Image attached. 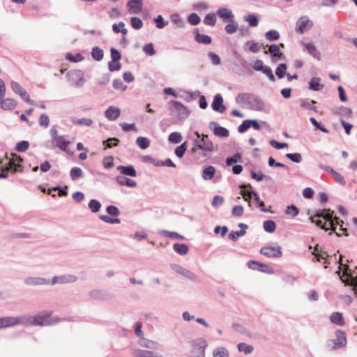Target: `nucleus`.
I'll return each mask as SVG.
<instances>
[{
    "label": "nucleus",
    "mask_w": 357,
    "mask_h": 357,
    "mask_svg": "<svg viewBox=\"0 0 357 357\" xmlns=\"http://www.w3.org/2000/svg\"><path fill=\"white\" fill-rule=\"evenodd\" d=\"M12 158H6L0 160V178H7L8 172L10 171L13 173L22 171V167L20 163L23 161V159L14 153L12 154Z\"/></svg>",
    "instance_id": "nucleus-1"
},
{
    "label": "nucleus",
    "mask_w": 357,
    "mask_h": 357,
    "mask_svg": "<svg viewBox=\"0 0 357 357\" xmlns=\"http://www.w3.org/2000/svg\"><path fill=\"white\" fill-rule=\"evenodd\" d=\"M333 211L330 210H320L315 214V217H322L326 221L328 222V225L331 227V230L335 231L337 225H339L338 218L335 217L333 219Z\"/></svg>",
    "instance_id": "nucleus-2"
},
{
    "label": "nucleus",
    "mask_w": 357,
    "mask_h": 357,
    "mask_svg": "<svg viewBox=\"0 0 357 357\" xmlns=\"http://www.w3.org/2000/svg\"><path fill=\"white\" fill-rule=\"evenodd\" d=\"M51 134L54 144L61 150L66 151L70 143V141L65 139L63 136L59 135L57 130L55 128L51 130Z\"/></svg>",
    "instance_id": "nucleus-3"
},
{
    "label": "nucleus",
    "mask_w": 357,
    "mask_h": 357,
    "mask_svg": "<svg viewBox=\"0 0 357 357\" xmlns=\"http://www.w3.org/2000/svg\"><path fill=\"white\" fill-rule=\"evenodd\" d=\"M336 339L335 340H330L328 342V347L331 349H336L341 348L346 345L347 337L345 333L342 331H337L335 333Z\"/></svg>",
    "instance_id": "nucleus-4"
},
{
    "label": "nucleus",
    "mask_w": 357,
    "mask_h": 357,
    "mask_svg": "<svg viewBox=\"0 0 357 357\" xmlns=\"http://www.w3.org/2000/svg\"><path fill=\"white\" fill-rule=\"evenodd\" d=\"M11 88L13 91L18 94L24 100L28 103H33V100L30 98V96L27 91L18 83L16 82H11L10 83Z\"/></svg>",
    "instance_id": "nucleus-5"
},
{
    "label": "nucleus",
    "mask_w": 357,
    "mask_h": 357,
    "mask_svg": "<svg viewBox=\"0 0 357 357\" xmlns=\"http://www.w3.org/2000/svg\"><path fill=\"white\" fill-rule=\"evenodd\" d=\"M197 149L212 152L214 150V146L213 142L208 139L207 135H202L201 143L198 144L197 147L192 148V151L195 152Z\"/></svg>",
    "instance_id": "nucleus-6"
},
{
    "label": "nucleus",
    "mask_w": 357,
    "mask_h": 357,
    "mask_svg": "<svg viewBox=\"0 0 357 357\" xmlns=\"http://www.w3.org/2000/svg\"><path fill=\"white\" fill-rule=\"evenodd\" d=\"M312 22L306 17H301L296 22V31L302 34L312 26Z\"/></svg>",
    "instance_id": "nucleus-7"
},
{
    "label": "nucleus",
    "mask_w": 357,
    "mask_h": 357,
    "mask_svg": "<svg viewBox=\"0 0 357 357\" xmlns=\"http://www.w3.org/2000/svg\"><path fill=\"white\" fill-rule=\"evenodd\" d=\"M260 253L268 257H280L282 256L280 247L266 246L260 250Z\"/></svg>",
    "instance_id": "nucleus-8"
},
{
    "label": "nucleus",
    "mask_w": 357,
    "mask_h": 357,
    "mask_svg": "<svg viewBox=\"0 0 357 357\" xmlns=\"http://www.w3.org/2000/svg\"><path fill=\"white\" fill-rule=\"evenodd\" d=\"M126 6L130 14H138L142 10L143 2L142 0H130Z\"/></svg>",
    "instance_id": "nucleus-9"
},
{
    "label": "nucleus",
    "mask_w": 357,
    "mask_h": 357,
    "mask_svg": "<svg viewBox=\"0 0 357 357\" xmlns=\"http://www.w3.org/2000/svg\"><path fill=\"white\" fill-rule=\"evenodd\" d=\"M70 79L73 82L76 86H81L84 82L83 73L81 70H75L68 74Z\"/></svg>",
    "instance_id": "nucleus-10"
},
{
    "label": "nucleus",
    "mask_w": 357,
    "mask_h": 357,
    "mask_svg": "<svg viewBox=\"0 0 357 357\" xmlns=\"http://www.w3.org/2000/svg\"><path fill=\"white\" fill-rule=\"evenodd\" d=\"M211 107L213 110L221 113L225 111L226 107L223 105V98L220 94H216L215 96Z\"/></svg>",
    "instance_id": "nucleus-11"
},
{
    "label": "nucleus",
    "mask_w": 357,
    "mask_h": 357,
    "mask_svg": "<svg viewBox=\"0 0 357 357\" xmlns=\"http://www.w3.org/2000/svg\"><path fill=\"white\" fill-rule=\"evenodd\" d=\"M120 114V109L113 106L109 107L108 109L105 112V117L109 121L116 120L119 117Z\"/></svg>",
    "instance_id": "nucleus-12"
},
{
    "label": "nucleus",
    "mask_w": 357,
    "mask_h": 357,
    "mask_svg": "<svg viewBox=\"0 0 357 357\" xmlns=\"http://www.w3.org/2000/svg\"><path fill=\"white\" fill-rule=\"evenodd\" d=\"M17 105V101L13 98H5L1 99V107L4 110H12L15 109Z\"/></svg>",
    "instance_id": "nucleus-13"
},
{
    "label": "nucleus",
    "mask_w": 357,
    "mask_h": 357,
    "mask_svg": "<svg viewBox=\"0 0 357 357\" xmlns=\"http://www.w3.org/2000/svg\"><path fill=\"white\" fill-rule=\"evenodd\" d=\"M20 323L17 317H8L0 318V328L13 326Z\"/></svg>",
    "instance_id": "nucleus-14"
},
{
    "label": "nucleus",
    "mask_w": 357,
    "mask_h": 357,
    "mask_svg": "<svg viewBox=\"0 0 357 357\" xmlns=\"http://www.w3.org/2000/svg\"><path fill=\"white\" fill-rule=\"evenodd\" d=\"M206 347H207V342L205 340H204V339L197 340L193 344V351L204 356Z\"/></svg>",
    "instance_id": "nucleus-15"
},
{
    "label": "nucleus",
    "mask_w": 357,
    "mask_h": 357,
    "mask_svg": "<svg viewBox=\"0 0 357 357\" xmlns=\"http://www.w3.org/2000/svg\"><path fill=\"white\" fill-rule=\"evenodd\" d=\"M172 105L173 107V109L178 113L180 117L185 118L188 116V109L183 105L177 101H172Z\"/></svg>",
    "instance_id": "nucleus-16"
},
{
    "label": "nucleus",
    "mask_w": 357,
    "mask_h": 357,
    "mask_svg": "<svg viewBox=\"0 0 357 357\" xmlns=\"http://www.w3.org/2000/svg\"><path fill=\"white\" fill-rule=\"evenodd\" d=\"M51 314L46 313L45 314H40L38 316H36L33 320L32 324L35 325H47L50 324V317Z\"/></svg>",
    "instance_id": "nucleus-17"
},
{
    "label": "nucleus",
    "mask_w": 357,
    "mask_h": 357,
    "mask_svg": "<svg viewBox=\"0 0 357 357\" xmlns=\"http://www.w3.org/2000/svg\"><path fill=\"white\" fill-rule=\"evenodd\" d=\"M117 169L124 175L130 176L132 177H135L137 176V172L135 168L132 166H123L120 165L117 167Z\"/></svg>",
    "instance_id": "nucleus-18"
},
{
    "label": "nucleus",
    "mask_w": 357,
    "mask_h": 357,
    "mask_svg": "<svg viewBox=\"0 0 357 357\" xmlns=\"http://www.w3.org/2000/svg\"><path fill=\"white\" fill-rule=\"evenodd\" d=\"M133 356L135 357H159L156 353L144 349H135L133 351Z\"/></svg>",
    "instance_id": "nucleus-19"
},
{
    "label": "nucleus",
    "mask_w": 357,
    "mask_h": 357,
    "mask_svg": "<svg viewBox=\"0 0 357 357\" xmlns=\"http://www.w3.org/2000/svg\"><path fill=\"white\" fill-rule=\"evenodd\" d=\"M116 181L121 185H127L128 187H135L137 185V183L135 181L122 176H116Z\"/></svg>",
    "instance_id": "nucleus-20"
},
{
    "label": "nucleus",
    "mask_w": 357,
    "mask_h": 357,
    "mask_svg": "<svg viewBox=\"0 0 357 357\" xmlns=\"http://www.w3.org/2000/svg\"><path fill=\"white\" fill-rule=\"evenodd\" d=\"M175 271L185 278H190V279H195V275L194 273H191L190 271L185 269V268L176 265L174 267Z\"/></svg>",
    "instance_id": "nucleus-21"
},
{
    "label": "nucleus",
    "mask_w": 357,
    "mask_h": 357,
    "mask_svg": "<svg viewBox=\"0 0 357 357\" xmlns=\"http://www.w3.org/2000/svg\"><path fill=\"white\" fill-rule=\"evenodd\" d=\"M324 169L329 172H331L334 178V179L336 181L337 183L339 184L344 185H345V179L343 176H342L338 172H335L334 169L328 167H325Z\"/></svg>",
    "instance_id": "nucleus-22"
},
{
    "label": "nucleus",
    "mask_w": 357,
    "mask_h": 357,
    "mask_svg": "<svg viewBox=\"0 0 357 357\" xmlns=\"http://www.w3.org/2000/svg\"><path fill=\"white\" fill-rule=\"evenodd\" d=\"M330 320L332 323L337 324V325L343 326L344 324V321L342 314L340 312H333L331 315Z\"/></svg>",
    "instance_id": "nucleus-23"
},
{
    "label": "nucleus",
    "mask_w": 357,
    "mask_h": 357,
    "mask_svg": "<svg viewBox=\"0 0 357 357\" xmlns=\"http://www.w3.org/2000/svg\"><path fill=\"white\" fill-rule=\"evenodd\" d=\"M217 15L223 20H229L233 17L231 10L226 8H219Z\"/></svg>",
    "instance_id": "nucleus-24"
},
{
    "label": "nucleus",
    "mask_w": 357,
    "mask_h": 357,
    "mask_svg": "<svg viewBox=\"0 0 357 357\" xmlns=\"http://www.w3.org/2000/svg\"><path fill=\"white\" fill-rule=\"evenodd\" d=\"M195 40L202 44L208 45L211 43V38L210 36L199 33L198 29H196Z\"/></svg>",
    "instance_id": "nucleus-25"
},
{
    "label": "nucleus",
    "mask_w": 357,
    "mask_h": 357,
    "mask_svg": "<svg viewBox=\"0 0 357 357\" xmlns=\"http://www.w3.org/2000/svg\"><path fill=\"white\" fill-rule=\"evenodd\" d=\"M215 126L213 128V133L219 137H227L229 136V131L224 127L218 126L217 123H213Z\"/></svg>",
    "instance_id": "nucleus-26"
},
{
    "label": "nucleus",
    "mask_w": 357,
    "mask_h": 357,
    "mask_svg": "<svg viewBox=\"0 0 357 357\" xmlns=\"http://www.w3.org/2000/svg\"><path fill=\"white\" fill-rule=\"evenodd\" d=\"M309 85V88L313 91H320L324 87V85L320 84V78L319 77H312Z\"/></svg>",
    "instance_id": "nucleus-27"
},
{
    "label": "nucleus",
    "mask_w": 357,
    "mask_h": 357,
    "mask_svg": "<svg viewBox=\"0 0 357 357\" xmlns=\"http://www.w3.org/2000/svg\"><path fill=\"white\" fill-rule=\"evenodd\" d=\"M264 53H270L273 57H281L282 56V53L280 51V47L277 45L269 46L268 50H266Z\"/></svg>",
    "instance_id": "nucleus-28"
},
{
    "label": "nucleus",
    "mask_w": 357,
    "mask_h": 357,
    "mask_svg": "<svg viewBox=\"0 0 357 357\" xmlns=\"http://www.w3.org/2000/svg\"><path fill=\"white\" fill-rule=\"evenodd\" d=\"M215 173V169L213 166H208L203 171L202 177L204 180L211 179Z\"/></svg>",
    "instance_id": "nucleus-29"
},
{
    "label": "nucleus",
    "mask_w": 357,
    "mask_h": 357,
    "mask_svg": "<svg viewBox=\"0 0 357 357\" xmlns=\"http://www.w3.org/2000/svg\"><path fill=\"white\" fill-rule=\"evenodd\" d=\"M72 122L77 126H91L93 124V120L87 118L73 119Z\"/></svg>",
    "instance_id": "nucleus-30"
},
{
    "label": "nucleus",
    "mask_w": 357,
    "mask_h": 357,
    "mask_svg": "<svg viewBox=\"0 0 357 357\" xmlns=\"http://www.w3.org/2000/svg\"><path fill=\"white\" fill-rule=\"evenodd\" d=\"M246 187L247 186L245 184H243V185H240V188L243 189L241 191V194L243 196L244 200L246 201V202H248L249 205H250V200L252 197L253 193H255V192H252V191H250V190H245Z\"/></svg>",
    "instance_id": "nucleus-31"
},
{
    "label": "nucleus",
    "mask_w": 357,
    "mask_h": 357,
    "mask_svg": "<svg viewBox=\"0 0 357 357\" xmlns=\"http://www.w3.org/2000/svg\"><path fill=\"white\" fill-rule=\"evenodd\" d=\"M305 50L311 54L314 58L319 59V52L316 47L312 43H306L304 45Z\"/></svg>",
    "instance_id": "nucleus-32"
},
{
    "label": "nucleus",
    "mask_w": 357,
    "mask_h": 357,
    "mask_svg": "<svg viewBox=\"0 0 357 357\" xmlns=\"http://www.w3.org/2000/svg\"><path fill=\"white\" fill-rule=\"evenodd\" d=\"M204 23L206 25L214 26L216 23V16L213 13H208L204 19Z\"/></svg>",
    "instance_id": "nucleus-33"
},
{
    "label": "nucleus",
    "mask_w": 357,
    "mask_h": 357,
    "mask_svg": "<svg viewBox=\"0 0 357 357\" xmlns=\"http://www.w3.org/2000/svg\"><path fill=\"white\" fill-rule=\"evenodd\" d=\"M173 248L175 252L180 255H185L188 252V247L185 244L175 243Z\"/></svg>",
    "instance_id": "nucleus-34"
},
{
    "label": "nucleus",
    "mask_w": 357,
    "mask_h": 357,
    "mask_svg": "<svg viewBox=\"0 0 357 357\" xmlns=\"http://www.w3.org/2000/svg\"><path fill=\"white\" fill-rule=\"evenodd\" d=\"M312 255H314V257L316 258V260L317 261H319L321 259H325V264L327 262L326 257H328V255L325 252H318V245H316L314 247V252H312Z\"/></svg>",
    "instance_id": "nucleus-35"
},
{
    "label": "nucleus",
    "mask_w": 357,
    "mask_h": 357,
    "mask_svg": "<svg viewBox=\"0 0 357 357\" xmlns=\"http://www.w3.org/2000/svg\"><path fill=\"white\" fill-rule=\"evenodd\" d=\"M264 229L268 233H273L276 229V225L273 220H266L263 224Z\"/></svg>",
    "instance_id": "nucleus-36"
},
{
    "label": "nucleus",
    "mask_w": 357,
    "mask_h": 357,
    "mask_svg": "<svg viewBox=\"0 0 357 357\" xmlns=\"http://www.w3.org/2000/svg\"><path fill=\"white\" fill-rule=\"evenodd\" d=\"M316 218L315 215L310 218L311 222L326 231L331 230V227H329L326 222H323L322 220H317Z\"/></svg>",
    "instance_id": "nucleus-37"
},
{
    "label": "nucleus",
    "mask_w": 357,
    "mask_h": 357,
    "mask_svg": "<svg viewBox=\"0 0 357 357\" xmlns=\"http://www.w3.org/2000/svg\"><path fill=\"white\" fill-rule=\"evenodd\" d=\"M112 29L115 33L121 32L123 35H126L128 33L127 29L125 28V24L122 22L119 24H114Z\"/></svg>",
    "instance_id": "nucleus-38"
},
{
    "label": "nucleus",
    "mask_w": 357,
    "mask_h": 357,
    "mask_svg": "<svg viewBox=\"0 0 357 357\" xmlns=\"http://www.w3.org/2000/svg\"><path fill=\"white\" fill-rule=\"evenodd\" d=\"M213 355L214 357H229V352L224 347H218L213 351Z\"/></svg>",
    "instance_id": "nucleus-39"
},
{
    "label": "nucleus",
    "mask_w": 357,
    "mask_h": 357,
    "mask_svg": "<svg viewBox=\"0 0 357 357\" xmlns=\"http://www.w3.org/2000/svg\"><path fill=\"white\" fill-rule=\"evenodd\" d=\"M91 55L93 59L100 61L103 57V51L98 47H95L92 49Z\"/></svg>",
    "instance_id": "nucleus-40"
},
{
    "label": "nucleus",
    "mask_w": 357,
    "mask_h": 357,
    "mask_svg": "<svg viewBox=\"0 0 357 357\" xmlns=\"http://www.w3.org/2000/svg\"><path fill=\"white\" fill-rule=\"evenodd\" d=\"M168 139L172 143L178 144L182 141V136L180 132H174L169 135Z\"/></svg>",
    "instance_id": "nucleus-41"
},
{
    "label": "nucleus",
    "mask_w": 357,
    "mask_h": 357,
    "mask_svg": "<svg viewBox=\"0 0 357 357\" xmlns=\"http://www.w3.org/2000/svg\"><path fill=\"white\" fill-rule=\"evenodd\" d=\"M187 144H188L187 142H184L181 145H180L179 146L176 148L175 154L178 158H182L183 156V155L185 154V152L187 150V147H188Z\"/></svg>",
    "instance_id": "nucleus-42"
},
{
    "label": "nucleus",
    "mask_w": 357,
    "mask_h": 357,
    "mask_svg": "<svg viewBox=\"0 0 357 357\" xmlns=\"http://www.w3.org/2000/svg\"><path fill=\"white\" fill-rule=\"evenodd\" d=\"M285 213L289 217L294 218L298 214V209L296 206L290 205L287 207Z\"/></svg>",
    "instance_id": "nucleus-43"
},
{
    "label": "nucleus",
    "mask_w": 357,
    "mask_h": 357,
    "mask_svg": "<svg viewBox=\"0 0 357 357\" xmlns=\"http://www.w3.org/2000/svg\"><path fill=\"white\" fill-rule=\"evenodd\" d=\"M89 207L93 213L99 211L101 204L96 199H91L89 203Z\"/></svg>",
    "instance_id": "nucleus-44"
},
{
    "label": "nucleus",
    "mask_w": 357,
    "mask_h": 357,
    "mask_svg": "<svg viewBox=\"0 0 357 357\" xmlns=\"http://www.w3.org/2000/svg\"><path fill=\"white\" fill-rule=\"evenodd\" d=\"M66 59L71 62H79L83 60L84 57L79 53L75 54H67Z\"/></svg>",
    "instance_id": "nucleus-45"
},
{
    "label": "nucleus",
    "mask_w": 357,
    "mask_h": 357,
    "mask_svg": "<svg viewBox=\"0 0 357 357\" xmlns=\"http://www.w3.org/2000/svg\"><path fill=\"white\" fill-rule=\"evenodd\" d=\"M130 24L135 29H140L143 26L142 21L137 17L130 18Z\"/></svg>",
    "instance_id": "nucleus-46"
},
{
    "label": "nucleus",
    "mask_w": 357,
    "mask_h": 357,
    "mask_svg": "<svg viewBox=\"0 0 357 357\" xmlns=\"http://www.w3.org/2000/svg\"><path fill=\"white\" fill-rule=\"evenodd\" d=\"M137 144L141 149H145L149 146L150 141L146 137H139L137 139Z\"/></svg>",
    "instance_id": "nucleus-47"
},
{
    "label": "nucleus",
    "mask_w": 357,
    "mask_h": 357,
    "mask_svg": "<svg viewBox=\"0 0 357 357\" xmlns=\"http://www.w3.org/2000/svg\"><path fill=\"white\" fill-rule=\"evenodd\" d=\"M245 20L252 26H257L258 25L259 21L257 17L255 15L249 14L248 15H245Z\"/></svg>",
    "instance_id": "nucleus-48"
},
{
    "label": "nucleus",
    "mask_w": 357,
    "mask_h": 357,
    "mask_svg": "<svg viewBox=\"0 0 357 357\" xmlns=\"http://www.w3.org/2000/svg\"><path fill=\"white\" fill-rule=\"evenodd\" d=\"M238 29V24L234 21H231L225 26V31L229 34L235 33Z\"/></svg>",
    "instance_id": "nucleus-49"
},
{
    "label": "nucleus",
    "mask_w": 357,
    "mask_h": 357,
    "mask_svg": "<svg viewBox=\"0 0 357 357\" xmlns=\"http://www.w3.org/2000/svg\"><path fill=\"white\" fill-rule=\"evenodd\" d=\"M70 177L73 180H76L81 177L82 175V171L79 167H73L70 170Z\"/></svg>",
    "instance_id": "nucleus-50"
},
{
    "label": "nucleus",
    "mask_w": 357,
    "mask_h": 357,
    "mask_svg": "<svg viewBox=\"0 0 357 357\" xmlns=\"http://www.w3.org/2000/svg\"><path fill=\"white\" fill-rule=\"evenodd\" d=\"M266 38L268 40H276L280 38V34L277 31L271 30L266 33Z\"/></svg>",
    "instance_id": "nucleus-51"
},
{
    "label": "nucleus",
    "mask_w": 357,
    "mask_h": 357,
    "mask_svg": "<svg viewBox=\"0 0 357 357\" xmlns=\"http://www.w3.org/2000/svg\"><path fill=\"white\" fill-rule=\"evenodd\" d=\"M287 70V66L286 64L284 63H281L278 66V67L276 69V75L279 77V78H282L284 77V75H285V71Z\"/></svg>",
    "instance_id": "nucleus-52"
},
{
    "label": "nucleus",
    "mask_w": 357,
    "mask_h": 357,
    "mask_svg": "<svg viewBox=\"0 0 357 357\" xmlns=\"http://www.w3.org/2000/svg\"><path fill=\"white\" fill-rule=\"evenodd\" d=\"M238 349L240 351H243L245 354H248L253 351V347L252 346L246 344L245 343H240L238 344Z\"/></svg>",
    "instance_id": "nucleus-53"
},
{
    "label": "nucleus",
    "mask_w": 357,
    "mask_h": 357,
    "mask_svg": "<svg viewBox=\"0 0 357 357\" xmlns=\"http://www.w3.org/2000/svg\"><path fill=\"white\" fill-rule=\"evenodd\" d=\"M243 211H244V208L242 206L236 205L232 208L231 213H232V215L234 217H241L243 215Z\"/></svg>",
    "instance_id": "nucleus-54"
},
{
    "label": "nucleus",
    "mask_w": 357,
    "mask_h": 357,
    "mask_svg": "<svg viewBox=\"0 0 357 357\" xmlns=\"http://www.w3.org/2000/svg\"><path fill=\"white\" fill-rule=\"evenodd\" d=\"M29 147V143L27 141H22L17 143L16 146V150L20 152H24L28 150Z\"/></svg>",
    "instance_id": "nucleus-55"
},
{
    "label": "nucleus",
    "mask_w": 357,
    "mask_h": 357,
    "mask_svg": "<svg viewBox=\"0 0 357 357\" xmlns=\"http://www.w3.org/2000/svg\"><path fill=\"white\" fill-rule=\"evenodd\" d=\"M310 122L313 126H314L317 129L320 130L321 131L328 133L329 130L326 129L323 125L319 123L314 117H311L310 119Z\"/></svg>",
    "instance_id": "nucleus-56"
},
{
    "label": "nucleus",
    "mask_w": 357,
    "mask_h": 357,
    "mask_svg": "<svg viewBox=\"0 0 357 357\" xmlns=\"http://www.w3.org/2000/svg\"><path fill=\"white\" fill-rule=\"evenodd\" d=\"M26 283L29 285H38L45 284V280L42 278H28Z\"/></svg>",
    "instance_id": "nucleus-57"
},
{
    "label": "nucleus",
    "mask_w": 357,
    "mask_h": 357,
    "mask_svg": "<svg viewBox=\"0 0 357 357\" xmlns=\"http://www.w3.org/2000/svg\"><path fill=\"white\" fill-rule=\"evenodd\" d=\"M49 123H50V119H49L48 116L45 114H41L39 118L40 126L47 128V127H48Z\"/></svg>",
    "instance_id": "nucleus-58"
},
{
    "label": "nucleus",
    "mask_w": 357,
    "mask_h": 357,
    "mask_svg": "<svg viewBox=\"0 0 357 357\" xmlns=\"http://www.w3.org/2000/svg\"><path fill=\"white\" fill-rule=\"evenodd\" d=\"M315 103L316 102L314 100H311L310 102L303 101L301 106L305 109L317 111L316 107L314 106Z\"/></svg>",
    "instance_id": "nucleus-59"
},
{
    "label": "nucleus",
    "mask_w": 357,
    "mask_h": 357,
    "mask_svg": "<svg viewBox=\"0 0 357 357\" xmlns=\"http://www.w3.org/2000/svg\"><path fill=\"white\" fill-rule=\"evenodd\" d=\"M59 283H67V282H73L76 280V277L74 275H63L59 277Z\"/></svg>",
    "instance_id": "nucleus-60"
},
{
    "label": "nucleus",
    "mask_w": 357,
    "mask_h": 357,
    "mask_svg": "<svg viewBox=\"0 0 357 357\" xmlns=\"http://www.w3.org/2000/svg\"><path fill=\"white\" fill-rule=\"evenodd\" d=\"M143 50L146 54L149 56H153L155 53L153 43H148L145 45L143 47Z\"/></svg>",
    "instance_id": "nucleus-61"
},
{
    "label": "nucleus",
    "mask_w": 357,
    "mask_h": 357,
    "mask_svg": "<svg viewBox=\"0 0 357 357\" xmlns=\"http://www.w3.org/2000/svg\"><path fill=\"white\" fill-rule=\"evenodd\" d=\"M188 22L192 25H197L200 22V17L196 13H192L188 17Z\"/></svg>",
    "instance_id": "nucleus-62"
},
{
    "label": "nucleus",
    "mask_w": 357,
    "mask_h": 357,
    "mask_svg": "<svg viewBox=\"0 0 357 357\" xmlns=\"http://www.w3.org/2000/svg\"><path fill=\"white\" fill-rule=\"evenodd\" d=\"M286 156L291 160L295 162H300L302 160V156L300 153H287Z\"/></svg>",
    "instance_id": "nucleus-63"
},
{
    "label": "nucleus",
    "mask_w": 357,
    "mask_h": 357,
    "mask_svg": "<svg viewBox=\"0 0 357 357\" xmlns=\"http://www.w3.org/2000/svg\"><path fill=\"white\" fill-rule=\"evenodd\" d=\"M103 165L105 168L109 169L114 166V159L112 156L105 157L103 159Z\"/></svg>",
    "instance_id": "nucleus-64"
}]
</instances>
